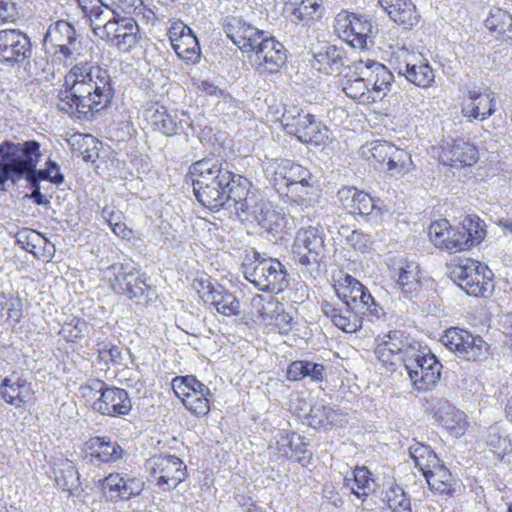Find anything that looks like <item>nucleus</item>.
Listing matches in <instances>:
<instances>
[{
	"label": "nucleus",
	"mask_w": 512,
	"mask_h": 512,
	"mask_svg": "<svg viewBox=\"0 0 512 512\" xmlns=\"http://www.w3.org/2000/svg\"><path fill=\"white\" fill-rule=\"evenodd\" d=\"M335 291L342 300L341 306L323 301L321 309L337 328L346 333H354L362 328V318L353 311L354 309H358L371 320L379 319L383 314V309L375 303L368 289L350 275H346L335 286Z\"/></svg>",
	"instance_id": "f257e3e1"
},
{
	"label": "nucleus",
	"mask_w": 512,
	"mask_h": 512,
	"mask_svg": "<svg viewBox=\"0 0 512 512\" xmlns=\"http://www.w3.org/2000/svg\"><path fill=\"white\" fill-rule=\"evenodd\" d=\"M40 158V144L35 140L18 143L2 142L0 144V190H7V182L15 185L22 179L35 185H39L40 180L61 184L64 181L62 174L50 175L46 169H36Z\"/></svg>",
	"instance_id": "f03ea898"
},
{
	"label": "nucleus",
	"mask_w": 512,
	"mask_h": 512,
	"mask_svg": "<svg viewBox=\"0 0 512 512\" xmlns=\"http://www.w3.org/2000/svg\"><path fill=\"white\" fill-rule=\"evenodd\" d=\"M64 77L65 89L58 93V108L74 115L78 119H88L93 114V105L97 104L91 98V84L88 80L102 73V67L79 59L75 61Z\"/></svg>",
	"instance_id": "7ed1b4c3"
},
{
	"label": "nucleus",
	"mask_w": 512,
	"mask_h": 512,
	"mask_svg": "<svg viewBox=\"0 0 512 512\" xmlns=\"http://www.w3.org/2000/svg\"><path fill=\"white\" fill-rule=\"evenodd\" d=\"M196 199L210 210H219L225 189L233 180L228 164L219 158H203L189 167Z\"/></svg>",
	"instance_id": "20e7f679"
},
{
	"label": "nucleus",
	"mask_w": 512,
	"mask_h": 512,
	"mask_svg": "<svg viewBox=\"0 0 512 512\" xmlns=\"http://www.w3.org/2000/svg\"><path fill=\"white\" fill-rule=\"evenodd\" d=\"M355 78L347 79L344 93L362 104L382 100L390 91L394 79L387 67L373 59H359L353 63Z\"/></svg>",
	"instance_id": "39448f33"
},
{
	"label": "nucleus",
	"mask_w": 512,
	"mask_h": 512,
	"mask_svg": "<svg viewBox=\"0 0 512 512\" xmlns=\"http://www.w3.org/2000/svg\"><path fill=\"white\" fill-rule=\"evenodd\" d=\"M450 279L468 295L484 297L493 288V273L484 263L458 258L447 265Z\"/></svg>",
	"instance_id": "423d86ee"
},
{
	"label": "nucleus",
	"mask_w": 512,
	"mask_h": 512,
	"mask_svg": "<svg viewBox=\"0 0 512 512\" xmlns=\"http://www.w3.org/2000/svg\"><path fill=\"white\" fill-rule=\"evenodd\" d=\"M94 28V35L101 40L110 43L123 53H130L141 40L140 28L133 17L120 15L117 10H112V16Z\"/></svg>",
	"instance_id": "0eeeda50"
},
{
	"label": "nucleus",
	"mask_w": 512,
	"mask_h": 512,
	"mask_svg": "<svg viewBox=\"0 0 512 512\" xmlns=\"http://www.w3.org/2000/svg\"><path fill=\"white\" fill-rule=\"evenodd\" d=\"M291 252L302 273L315 277L313 272L318 271L325 252L324 233L321 227H301L295 235Z\"/></svg>",
	"instance_id": "6e6552de"
},
{
	"label": "nucleus",
	"mask_w": 512,
	"mask_h": 512,
	"mask_svg": "<svg viewBox=\"0 0 512 512\" xmlns=\"http://www.w3.org/2000/svg\"><path fill=\"white\" fill-rule=\"evenodd\" d=\"M404 365L412 385L419 391L432 389L440 379L442 364L429 350L420 344L408 351Z\"/></svg>",
	"instance_id": "1a4fd4ad"
},
{
	"label": "nucleus",
	"mask_w": 512,
	"mask_h": 512,
	"mask_svg": "<svg viewBox=\"0 0 512 512\" xmlns=\"http://www.w3.org/2000/svg\"><path fill=\"white\" fill-rule=\"evenodd\" d=\"M81 389L85 397L99 395L92 408L103 415H126L132 408L131 400L124 389L108 387L98 379L89 380Z\"/></svg>",
	"instance_id": "9d476101"
},
{
	"label": "nucleus",
	"mask_w": 512,
	"mask_h": 512,
	"mask_svg": "<svg viewBox=\"0 0 512 512\" xmlns=\"http://www.w3.org/2000/svg\"><path fill=\"white\" fill-rule=\"evenodd\" d=\"M390 63L399 75L418 87L428 88L434 83V70L421 53L401 47L393 52Z\"/></svg>",
	"instance_id": "9b49d317"
},
{
	"label": "nucleus",
	"mask_w": 512,
	"mask_h": 512,
	"mask_svg": "<svg viewBox=\"0 0 512 512\" xmlns=\"http://www.w3.org/2000/svg\"><path fill=\"white\" fill-rule=\"evenodd\" d=\"M286 132L306 144L321 145L329 138V129L314 115L292 108L282 115Z\"/></svg>",
	"instance_id": "f8f14e48"
},
{
	"label": "nucleus",
	"mask_w": 512,
	"mask_h": 512,
	"mask_svg": "<svg viewBox=\"0 0 512 512\" xmlns=\"http://www.w3.org/2000/svg\"><path fill=\"white\" fill-rule=\"evenodd\" d=\"M44 42L57 47L58 53L63 57L65 66L72 65L84 57L86 49L81 37L76 33L74 26L65 21L58 20L51 24L44 36Z\"/></svg>",
	"instance_id": "ddd939ff"
},
{
	"label": "nucleus",
	"mask_w": 512,
	"mask_h": 512,
	"mask_svg": "<svg viewBox=\"0 0 512 512\" xmlns=\"http://www.w3.org/2000/svg\"><path fill=\"white\" fill-rule=\"evenodd\" d=\"M172 389L185 408L196 417H204L209 413L212 393L195 376L175 377L172 380Z\"/></svg>",
	"instance_id": "4468645a"
},
{
	"label": "nucleus",
	"mask_w": 512,
	"mask_h": 512,
	"mask_svg": "<svg viewBox=\"0 0 512 512\" xmlns=\"http://www.w3.org/2000/svg\"><path fill=\"white\" fill-rule=\"evenodd\" d=\"M441 342L449 350L468 361L483 360L489 354L490 347L481 336L457 327L446 330L441 337Z\"/></svg>",
	"instance_id": "2eb2a0df"
},
{
	"label": "nucleus",
	"mask_w": 512,
	"mask_h": 512,
	"mask_svg": "<svg viewBox=\"0 0 512 512\" xmlns=\"http://www.w3.org/2000/svg\"><path fill=\"white\" fill-rule=\"evenodd\" d=\"M156 485L164 490L176 488L186 477V466L174 455H155L145 464Z\"/></svg>",
	"instance_id": "dca6fc26"
},
{
	"label": "nucleus",
	"mask_w": 512,
	"mask_h": 512,
	"mask_svg": "<svg viewBox=\"0 0 512 512\" xmlns=\"http://www.w3.org/2000/svg\"><path fill=\"white\" fill-rule=\"evenodd\" d=\"M334 27L339 37L353 48L362 50L372 43L374 27L371 21L363 16L346 11L340 12L335 18Z\"/></svg>",
	"instance_id": "f3484780"
},
{
	"label": "nucleus",
	"mask_w": 512,
	"mask_h": 512,
	"mask_svg": "<svg viewBox=\"0 0 512 512\" xmlns=\"http://www.w3.org/2000/svg\"><path fill=\"white\" fill-rule=\"evenodd\" d=\"M287 272L276 259H262L245 271V278L262 291L280 292L287 285Z\"/></svg>",
	"instance_id": "a211bd4d"
},
{
	"label": "nucleus",
	"mask_w": 512,
	"mask_h": 512,
	"mask_svg": "<svg viewBox=\"0 0 512 512\" xmlns=\"http://www.w3.org/2000/svg\"><path fill=\"white\" fill-rule=\"evenodd\" d=\"M250 64L260 74L278 72L285 64L287 55L283 44L265 35L247 56Z\"/></svg>",
	"instance_id": "6ab92c4d"
},
{
	"label": "nucleus",
	"mask_w": 512,
	"mask_h": 512,
	"mask_svg": "<svg viewBox=\"0 0 512 512\" xmlns=\"http://www.w3.org/2000/svg\"><path fill=\"white\" fill-rule=\"evenodd\" d=\"M194 288L203 302L210 305L218 313L227 317L240 314L241 305L239 300L221 285H212L208 281L206 284L203 281H197L194 283Z\"/></svg>",
	"instance_id": "aec40b11"
},
{
	"label": "nucleus",
	"mask_w": 512,
	"mask_h": 512,
	"mask_svg": "<svg viewBox=\"0 0 512 512\" xmlns=\"http://www.w3.org/2000/svg\"><path fill=\"white\" fill-rule=\"evenodd\" d=\"M144 482L129 473H111L102 480V491L106 500L117 502L129 500L141 493Z\"/></svg>",
	"instance_id": "412c9836"
},
{
	"label": "nucleus",
	"mask_w": 512,
	"mask_h": 512,
	"mask_svg": "<svg viewBox=\"0 0 512 512\" xmlns=\"http://www.w3.org/2000/svg\"><path fill=\"white\" fill-rule=\"evenodd\" d=\"M223 28L227 37L247 56L266 35L264 31L233 16L224 19Z\"/></svg>",
	"instance_id": "4be33fe9"
},
{
	"label": "nucleus",
	"mask_w": 512,
	"mask_h": 512,
	"mask_svg": "<svg viewBox=\"0 0 512 512\" xmlns=\"http://www.w3.org/2000/svg\"><path fill=\"white\" fill-rule=\"evenodd\" d=\"M0 395L15 408H27L35 399L32 382L20 374L5 377L0 384Z\"/></svg>",
	"instance_id": "5701e85b"
},
{
	"label": "nucleus",
	"mask_w": 512,
	"mask_h": 512,
	"mask_svg": "<svg viewBox=\"0 0 512 512\" xmlns=\"http://www.w3.org/2000/svg\"><path fill=\"white\" fill-rule=\"evenodd\" d=\"M172 48L179 58L195 64L200 60V46L192 30L182 22L174 23L168 31Z\"/></svg>",
	"instance_id": "b1692460"
},
{
	"label": "nucleus",
	"mask_w": 512,
	"mask_h": 512,
	"mask_svg": "<svg viewBox=\"0 0 512 512\" xmlns=\"http://www.w3.org/2000/svg\"><path fill=\"white\" fill-rule=\"evenodd\" d=\"M252 215L262 228L275 236L279 235L280 238L282 234H289L295 226L293 217L268 202L261 201L255 205Z\"/></svg>",
	"instance_id": "393cba45"
},
{
	"label": "nucleus",
	"mask_w": 512,
	"mask_h": 512,
	"mask_svg": "<svg viewBox=\"0 0 512 512\" xmlns=\"http://www.w3.org/2000/svg\"><path fill=\"white\" fill-rule=\"evenodd\" d=\"M249 182L246 179H242L240 176L235 177L233 174V180L230 182L227 189H225L223 202L220 208L227 210H234L235 213H247L252 215V210L255 209V205H258L255 195L249 191Z\"/></svg>",
	"instance_id": "a878e982"
},
{
	"label": "nucleus",
	"mask_w": 512,
	"mask_h": 512,
	"mask_svg": "<svg viewBox=\"0 0 512 512\" xmlns=\"http://www.w3.org/2000/svg\"><path fill=\"white\" fill-rule=\"evenodd\" d=\"M267 172L271 175V181L278 191L287 189L295 182L307 183L308 180H312V174L307 168L291 160L273 162L267 167Z\"/></svg>",
	"instance_id": "bb28decb"
},
{
	"label": "nucleus",
	"mask_w": 512,
	"mask_h": 512,
	"mask_svg": "<svg viewBox=\"0 0 512 512\" xmlns=\"http://www.w3.org/2000/svg\"><path fill=\"white\" fill-rule=\"evenodd\" d=\"M496 111V98L493 92L482 93L469 90L461 104V113L468 121H484Z\"/></svg>",
	"instance_id": "cd10ccee"
},
{
	"label": "nucleus",
	"mask_w": 512,
	"mask_h": 512,
	"mask_svg": "<svg viewBox=\"0 0 512 512\" xmlns=\"http://www.w3.org/2000/svg\"><path fill=\"white\" fill-rule=\"evenodd\" d=\"M30 53L29 38L15 29L0 31V60L3 62H20Z\"/></svg>",
	"instance_id": "c85d7f7f"
},
{
	"label": "nucleus",
	"mask_w": 512,
	"mask_h": 512,
	"mask_svg": "<svg viewBox=\"0 0 512 512\" xmlns=\"http://www.w3.org/2000/svg\"><path fill=\"white\" fill-rule=\"evenodd\" d=\"M284 15L292 23L309 26L322 16V0H286Z\"/></svg>",
	"instance_id": "c756f323"
},
{
	"label": "nucleus",
	"mask_w": 512,
	"mask_h": 512,
	"mask_svg": "<svg viewBox=\"0 0 512 512\" xmlns=\"http://www.w3.org/2000/svg\"><path fill=\"white\" fill-rule=\"evenodd\" d=\"M146 120L154 130L165 136H173L184 129V125L190 126L189 118L178 119L176 113H169L164 106L155 105L147 109Z\"/></svg>",
	"instance_id": "7c9ffc66"
},
{
	"label": "nucleus",
	"mask_w": 512,
	"mask_h": 512,
	"mask_svg": "<svg viewBox=\"0 0 512 512\" xmlns=\"http://www.w3.org/2000/svg\"><path fill=\"white\" fill-rule=\"evenodd\" d=\"M345 52L335 45L325 44L313 51L312 67L325 75L339 74L345 64Z\"/></svg>",
	"instance_id": "2f4dec72"
},
{
	"label": "nucleus",
	"mask_w": 512,
	"mask_h": 512,
	"mask_svg": "<svg viewBox=\"0 0 512 512\" xmlns=\"http://www.w3.org/2000/svg\"><path fill=\"white\" fill-rule=\"evenodd\" d=\"M343 208L351 214L370 215L376 209L373 198L356 187H343L337 193Z\"/></svg>",
	"instance_id": "473e14b6"
},
{
	"label": "nucleus",
	"mask_w": 512,
	"mask_h": 512,
	"mask_svg": "<svg viewBox=\"0 0 512 512\" xmlns=\"http://www.w3.org/2000/svg\"><path fill=\"white\" fill-rule=\"evenodd\" d=\"M440 159L445 165L450 166H471L478 159V152L475 146L464 141H455L442 147Z\"/></svg>",
	"instance_id": "72a5a7b5"
},
{
	"label": "nucleus",
	"mask_w": 512,
	"mask_h": 512,
	"mask_svg": "<svg viewBox=\"0 0 512 512\" xmlns=\"http://www.w3.org/2000/svg\"><path fill=\"white\" fill-rule=\"evenodd\" d=\"M136 273L137 270L133 263H116L104 271V276L109 280L116 293L124 294L129 285H132Z\"/></svg>",
	"instance_id": "f704fd0d"
},
{
	"label": "nucleus",
	"mask_w": 512,
	"mask_h": 512,
	"mask_svg": "<svg viewBox=\"0 0 512 512\" xmlns=\"http://www.w3.org/2000/svg\"><path fill=\"white\" fill-rule=\"evenodd\" d=\"M91 450V462L97 460L101 463L115 462L122 458L123 449L121 446L105 437H94L88 441Z\"/></svg>",
	"instance_id": "c9c22d12"
},
{
	"label": "nucleus",
	"mask_w": 512,
	"mask_h": 512,
	"mask_svg": "<svg viewBox=\"0 0 512 512\" xmlns=\"http://www.w3.org/2000/svg\"><path fill=\"white\" fill-rule=\"evenodd\" d=\"M97 78L93 77L88 80V83L91 84V98L94 102H97V104L93 105V112L105 108L110 104L113 97V88L108 71L102 68V73Z\"/></svg>",
	"instance_id": "e433bc0d"
},
{
	"label": "nucleus",
	"mask_w": 512,
	"mask_h": 512,
	"mask_svg": "<svg viewBox=\"0 0 512 512\" xmlns=\"http://www.w3.org/2000/svg\"><path fill=\"white\" fill-rule=\"evenodd\" d=\"M386 10L389 17L405 29L412 28L419 22L420 15L411 0H396Z\"/></svg>",
	"instance_id": "4c0bfd02"
},
{
	"label": "nucleus",
	"mask_w": 512,
	"mask_h": 512,
	"mask_svg": "<svg viewBox=\"0 0 512 512\" xmlns=\"http://www.w3.org/2000/svg\"><path fill=\"white\" fill-rule=\"evenodd\" d=\"M55 483L63 491H67L70 495H79L80 481L79 474L71 461L62 460L57 468L54 469Z\"/></svg>",
	"instance_id": "58836bf2"
},
{
	"label": "nucleus",
	"mask_w": 512,
	"mask_h": 512,
	"mask_svg": "<svg viewBox=\"0 0 512 512\" xmlns=\"http://www.w3.org/2000/svg\"><path fill=\"white\" fill-rule=\"evenodd\" d=\"M325 368L322 364L306 360L292 362L287 370V378L291 381H299L310 378L311 381H323Z\"/></svg>",
	"instance_id": "ea45409f"
},
{
	"label": "nucleus",
	"mask_w": 512,
	"mask_h": 512,
	"mask_svg": "<svg viewBox=\"0 0 512 512\" xmlns=\"http://www.w3.org/2000/svg\"><path fill=\"white\" fill-rule=\"evenodd\" d=\"M376 341L385 345L389 350H393V353L399 355L402 358V364L405 365L408 361V351L415 350V347L419 343L411 342L402 331L394 330L390 331L388 334L383 337H378Z\"/></svg>",
	"instance_id": "a19ab883"
},
{
	"label": "nucleus",
	"mask_w": 512,
	"mask_h": 512,
	"mask_svg": "<svg viewBox=\"0 0 512 512\" xmlns=\"http://www.w3.org/2000/svg\"><path fill=\"white\" fill-rule=\"evenodd\" d=\"M431 490L440 494H449L454 488V480L450 471L441 462L423 475Z\"/></svg>",
	"instance_id": "79ce46f5"
},
{
	"label": "nucleus",
	"mask_w": 512,
	"mask_h": 512,
	"mask_svg": "<svg viewBox=\"0 0 512 512\" xmlns=\"http://www.w3.org/2000/svg\"><path fill=\"white\" fill-rule=\"evenodd\" d=\"M250 306L251 314L256 322L265 325L272 324L278 305L271 296L255 295L250 301Z\"/></svg>",
	"instance_id": "37998d69"
},
{
	"label": "nucleus",
	"mask_w": 512,
	"mask_h": 512,
	"mask_svg": "<svg viewBox=\"0 0 512 512\" xmlns=\"http://www.w3.org/2000/svg\"><path fill=\"white\" fill-rule=\"evenodd\" d=\"M409 454L414 461L415 467L424 475L435 465H438L440 459L434 451L427 445L415 442L409 447Z\"/></svg>",
	"instance_id": "c03bdc74"
},
{
	"label": "nucleus",
	"mask_w": 512,
	"mask_h": 512,
	"mask_svg": "<svg viewBox=\"0 0 512 512\" xmlns=\"http://www.w3.org/2000/svg\"><path fill=\"white\" fill-rule=\"evenodd\" d=\"M453 232V228L449 221L446 219H440L430 224L428 228V235L431 242L438 248L453 250V247L459 246V242L448 241V236Z\"/></svg>",
	"instance_id": "a18cd8bd"
},
{
	"label": "nucleus",
	"mask_w": 512,
	"mask_h": 512,
	"mask_svg": "<svg viewBox=\"0 0 512 512\" xmlns=\"http://www.w3.org/2000/svg\"><path fill=\"white\" fill-rule=\"evenodd\" d=\"M17 243L24 250L34 254L36 257H38L37 249L39 247L43 246V249L47 251L49 255H51L54 248L40 233L30 229L22 230L17 234Z\"/></svg>",
	"instance_id": "49530a36"
},
{
	"label": "nucleus",
	"mask_w": 512,
	"mask_h": 512,
	"mask_svg": "<svg viewBox=\"0 0 512 512\" xmlns=\"http://www.w3.org/2000/svg\"><path fill=\"white\" fill-rule=\"evenodd\" d=\"M397 284L404 292H412L419 285V266L415 262L400 261L397 268Z\"/></svg>",
	"instance_id": "de8ad7c7"
},
{
	"label": "nucleus",
	"mask_w": 512,
	"mask_h": 512,
	"mask_svg": "<svg viewBox=\"0 0 512 512\" xmlns=\"http://www.w3.org/2000/svg\"><path fill=\"white\" fill-rule=\"evenodd\" d=\"M353 479H345L347 485L351 487L352 493L358 498L367 497L374 491V480L370 477L371 473L366 467H357L353 472Z\"/></svg>",
	"instance_id": "09e8293b"
},
{
	"label": "nucleus",
	"mask_w": 512,
	"mask_h": 512,
	"mask_svg": "<svg viewBox=\"0 0 512 512\" xmlns=\"http://www.w3.org/2000/svg\"><path fill=\"white\" fill-rule=\"evenodd\" d=\"M439 419L443 427L454 437L463 436L469 426L466 415L454 408L447 410L444 414L440 412Z\"/></svg>",
	"instance_id": "8fccbe9b"
},
{
	"label": "nucleus",
	"mask_w": 512,
	"mask_h": 512,
	"mask_svg": "<svg viewBox=\"0 0 512 512\" xmlns=\"http://www.w3.org/2000/svg\"><path fill=\"white\" fill-rule=\"evenodd\" d=\"M461 232L466 233L468 249L479 244L486 236V225L477 215H467L461 227Z\"/></svg>",
	"instance_id": "3c124183"
},
{
	"label": "nucleus",
	"mask_w": 512,
	"mask_h": 512,
	"mask_svg": "<svg viewBox=\"0 0 512 512\" xmlns=\"http://www.w3.org/2000/svg\"><path fill=\"white\" fill-rule=\"evenodd\" d=\"M311 424L315 427L338 425L342 422V415L330 407L315 404L310 410Z\"/></svg>",
	"instance_id": "603ef678"
},
{
	"label": "nucleus",
	"mask_w": 512,
	"mask_h": 512,
	"mask_svg": "<svg viewBox=\"0 0 512 512\" xmlns=\"http://www.w3.org/2000/svg\"><path fill=\"white\" fill-rule=\"evenodd\" d=\"M77 4L82 10L84 16L89 18L92 31H94L97 23H101L106 20L108 12L105 9H109V6L104 4L102 0H77Z\"/></svg>",
	"instance_id": "864d4df0"
},
{
	"label": "nucleus",
	"mask_w": 512,
	"mask_h": 512,
	"mask_svg": "<svg viewBox=\"0 0 512 512\" xmlns=\"http://www.w3.org/2000/svg\"><path fill=\"white\" fill-rule=\"evenodd\" d=\"M387 166L392 176H402L412 170L413 162L408 152L395 146Z\"/></svg>",
	"instance_id": "5fc2aeb1"
},
{
	"label": "nucleus",
	"mask_w": 512,
	"mask_h": 512,
	"mask_svg": "<svg viewBox=\"0 0 512 512\" xmlns=\"http://www.w3.org/2000/svg\"><path fill=\"white\" fill-rule=\"evenodd\" d=\"M385 497L390 512H411L410 498L402 487L398 485L391 486L386 491Z\"/></svg>",
	"instance_id": "6e6d98bb"
},
{
	"label": "nucleus",
	"mask_w": 512,
	"mask_h": 512,
	"mask_svg": "<svg viewBox=\"0 0 512 512\" xmlns=\"http://www.w3.org/2000/svg\"><path fill=\"white\" fill-rule=\"evenodd\" d=\"M486 27L500 34L512 31V15L505 10L495 8L485 20Z\"/></svg>",
	"instance_id": "4d7b16f0"
},
{
	"label": "nucleus",
	"mask_w": 512,
	"mask_h": 512,
	"mask_svg": "<svg viewBox=\"0 0 512 512\" xmlns=\"http://www.w3.org/2000/svg\"><path fill=\"white\" fill-rule=\"evenodd\" d=\"M89 332V325L86 321L73 317L70 321H66L59 332V334L67 342H76Z\"/></svg>",
	"instance_id": "13d9d810"
},
{
	"label": "nucleus",
	"mask_w": 512,
	"mask_h": 512,
	"mask_svg": "<svg viewBox=\"0 0 512 512\" xmlns=\"http://www.w3.org/2000/svg\"><path fill=\"white\" fill-rule=\"evenodd\" d=\"M485 441L498 454L506 453L512 449L510 440L499 424L488 428Z\"/></svg>",
	"instance_id": "bf43d9fd"
},
{
	"label": "nucleus",
	"mask_w": 512,
	"mask_h": 512,
	"mask_svg": "<svg viewBox=\"0 0 512 512\" xmlns=\"http://www.w3.org/2000/svg\"><path fill=\"white\" fill-rule=\"evenodd\" d=\"M150 294L151 289L146 284L145 278L137 272L135 279L132 280V285H129L123 295H126L129 299L134 300L138 304H147L151 300Z\"/></svg>",
	"instance_id": "052dcab7"
},
{
	"label": "nucleus",
	"mask_w": 512,
	"mask_h": 512,
	"mask_svg": "<svg viewBox=\"0 0 512 512\" xmlns=\"http://www.w3.org/2000/svg\"><path fill=\"white\" fill-rule=\"evenodd\" d=\"M286 190V194L298 204L305 207L313 206L314 200L310 197L313 190L311 180H308L307 183H304L303 181H301V183L295 182Z\"/></svg>",
	"instance_id": "680f3d73"
},
{
	"label": "nucleus",
	"mask_w": 512,
	"mask_h": 512,
	"mask_svg": "<svg viewBox=\"0 0 512 512\" xmlns=\"http://www.w3.org/2000/svg\"><path fill=\"white\" fill-rule=\"evenodd\" d=\"M98 359L105 365H119L122 361V353L118 346L101 342L97 344Z\"/></svg>",
	"instance_id": "e2e57ef3"
},
{
	"label": "nucleus",
	"mask_w": 512,
	"mask_h": 512,
	"mask_svg": "<svg viewBox=\"0 0 512 512\" xmlns=\"http://www.w3.org/2000/svg\"><path fill=\"white\" fill-rule=\"evenodd\" d=\"M143 9V1L142 0H113V7L109 6L108 15H112V10H117L120 12V15L124 14L129 15H138L141 13Z\"/></svg>",
	"instance_id": "0e129e2a"
},
{
	"label": "nucleus",
	"mask_w": 512,
	"mask_h": 512,
	"mask_svg": "<svg viewBox=\"0 0 512 512\" xmlns=\"http://www.w3.org/2000/svg\"><path fill=\"white\" fill-rule=\"evenodd\" d=\"M375 355L389 370H395L397 365L402 363V358L399 355L393 353V350H389L385 345H381L378 342L375 348Z\"/></svg>",
	"instance_id": "69168bd1"
},
{
	"label": "nucleus",
	"mask_w": 512,
	"mask_h": 512,
	"mask_svg": "<svg viewBox=\"0 0 512 512\" xmlns=\"http://www.w3.org/2000/svg\"><path fill=\"white\" fill-rule=\"evenodd\" d=\"M346 240L354 249L361 252L368 251L373 243L372 236L361 230H353Z\"/></svg>",
	"instance_id": "338daca9"
},
{
	"label": "nucleus",
	"mask_w": 512,
	"mask_h": 512,
	"mask_svg": "<svg viewBox=\"0 0 512 512\" xmlns=\"http://www.w3.org/2000/svg\"><path fill=\"white\" fill-rule=\"evenodd\" d=\"M395 146L387 141H376L372 144L370 152L372 157L379 163L389 160Z\"/></svg>",
	"instance_id": "774afa93"
}]
</instances>
